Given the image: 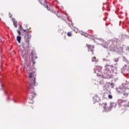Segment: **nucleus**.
Here are the masks:
<instances>
[{
    "label": "nucleus",
    "instance_id": "24",
    "mask_svg": "<svg viewBox=\"0 0 129 129\" xmlns=\"http://www.w3.org/2000/svg\"><path fill=\"white\" fill-rule=\"evenodd\" d=\"M19 28L20 29H22V26L20 25Z\"/></svg>",
    "mask_w": 129,
    "mask_h": 129
},
{
    "label": "nucleus",
    "instance_id": "9",
    "mask_svg": "<svg viewBox=\"0 0 129 129\" xmlns=\"http://www.w3.org/2000/svg\"><path fill=\"white\" fill-rule=\"evenodd\" d=\"M21 40H22V37H21V36H17V42H18V43H19V44L21 43Z\"/></svg>",
    "mask_w": 129,
    "mask_h": 129
},
{
    "label": "nucleus",
    "instance_id": "3",
    "mask_svg": "<svg viewBox=\"0 0 129 129\" xmlns=\"http://www.w3.org/2000/svg\"><path fill=\"white\" fill-rule=\"evenodd\" d=\"M118 102L121 106H124V107H128L129 102L127 101H124L122 99H119Z\"/></svg>",
    "mask_w": 129,
    "mask_h": 129
},
{
    "label": "nucleus",
    "instance_id": "4",
    "mask_svg": "<svg viewBox=\"0 0 129 129\" xmlns=\"http://www.w3.org/2000/svg\"><path fill=\"white\" fill-rule=\"evenodd\" d=\"M102 106L104 109V111H105V112H108V111H110L111 110V108L108 107L106 102L103 103Z\"/></svg>",
    "mask_w": 129,
    "mask_h": 129
},
{
    "label": "nucleus",
    "instance_id": "12",
    "mask_svg": "<svg viewBox=\"0 0 129 129\" xmlns=\"http://www.w3.org/2000/svg\"><path fill=\"white\" fill-rule=\"evenodd\" d=\"M113 106H114V107H115V106H116V104H115L114 103H112L111 104L110 107H113Z\"/></svg>",
    "mask_w": 129,
    "mask_h": 129
},
{
    "label": "nucleus",
    "instance_id": "6",
    "mask_svg": "<svg viewBox=\"0 0 129 129\" xmlns=\"http://www.w3.org/2000/svg\"><path fill=\"white\" fill-rule=\"evenodd\" d=\"M88 47V50L89 52H92V54L93 55V49H94V46L91 45L87 44Z\"/></svg>",
    "mask_w": 129,
    "mask_h": 129
},
{
    "label": "nucleus",
    "instance_id": "22",
    "mask_svg": "<svg viewBox=\"0 0 129 129\" xmlns=\"http://www.w3.org/2000/svg\"><path fill=\"white\" fill-rule=\"evenodd\" d=\"M9 17H10V18H12V14H9Z\"/></svg>",
    "mask_w": 129,
    "mask_h": 129
},
{
    "label": "nucleus",
    "instance_id": "8",
    "mask_svg": "<svg viewBox=\"0 0 129 129\" xmlns=\"http://www.w3.org/2000/svg\"><path fill=\"white\" fill-rule=\"evenodd\" d=\"M123 87L125 88V89H129V82H126L123 84Z\"/></svg>",
    "mask_w": 129,
    "mask_h": 129
},
{
    "label": "nucleus",
    "instance_id": "27",
    "mask_svg": "<svg viewBox=\"0 0 129 129\" xmlns=\"http://www.w3.org/2000/svg\"><path fill=\"white\" fill-rule=\"evenodd\" d=\"M35 61H33V64H35Z\"/></svg>",
    "mask_w": 129,
    "mask_h": 129
},
{
    "label": "nucleus",
    "instance_id": "19",
    "mask_svg": "<svg viewBox=\"0 0 129 129\" xmlns=\"http://www.w3.org/2000/svg\"><path fill=\"white\" fill-rule=\"evenodd\" d=\"M46 8L47 11H50V8H48L47 5H46Z\"/></svg>",
    "mask_w": 129,
    "mask_h": 129
},
{
    "label": "nucleus",
    "instance_id": "13",
    "mask_svg": "<svg viewBox=\"0 0 129 129\" xmlns=\"http://www.w3.org/2000/svg\"><path fill=\"white\" fill-rule=\"evenodd\" d=\"M109 68H111V67L109 66H106V70L109 71Z\"/></svg>",
    "mask_w": 129,
    "mask_h": 129
},
{
    "label": "nucleus",
    "instance_id": "10",
    "mask_svg": "<svg viewBox=\"0 0 129 129\" xmlns=\"http://www.w3.org/2000/svg\"><path fill=\"white\" fill-rule=\"evenodd\" d=\"M31 55H32L31 58H32V60H34V59L37 58V56L36 55V54H34V53L32 52Z\"/></svg>",
    "mask_w": 129,
    "mask_h": 129
},
{
    "label": "nucleus",
    "instance_id": "18",
    "mask_svg": "<svg viewBox=\"0 0 129 129\" xmlns=\"http://www.w3.org/2000/svg\"><path fill=\"white\" fill-rule=\"evenodd\" d=\"M111 47H112V50H114L115 49V45H111Z\"/></svg>",
    "mask_w": 129,
    "mask_h": 129
},
{
    "label": "nucleus",
    "instance_id": "28",
    "mask_svg": "<svg viewBox=\"0 0 129 129\" xmlns=\"http://www.w3.org/2000/svg\"><path fill=\"white\" fill-rule=\"evenodd\" d=\"M128 50H129V48H128Z\"/></svg>",
    "mask_w": 129,
    "mask_h": 129
},
{
    "label": "nucleus",
    "instance_id": "25",
    "mask_svg": "<svg viewBox=\"0 0 129 129\" xmlns=\"http://www.w3.org/2000/svg\"><path fill=\"white\" fill-rule=\"evenodd\" d=\"M44 3H45V4H47V3L46 2V1H44Z\"/></svg>",
    "mask_w": 129,
    "mask_h": 129
},
{
    "label": "nucleus",
    "instance_id": "11",
    "mask_svg": "<svg viewBox=\"0 0 129 129\" xmlns=\"http://www.w3.org/2000/svg\"><path fill=\"white\" fill-rule=\"evenodd\" d=\"M98 97V95H96V96L94 97L93 98V99L94 100V101H97V98Z\"/></svg>",
    "mask_w": 129,
    "mask_h": 129
},
{
    "label": "nucleus",
    "instance_id": "14",
    "mask_svg": "<svg viewBox=\"0 0 129 129\" xmlns=\"http://www.w3.org/2000/svg\"><path fill=\"white\" fill-rule=\"evenodd\" d=\"M14 26L15 27V28H17L18 27V25L17 24V21L13 22Z\"/></svg>",
    "mask_w": 129,
    "mask_h": 129
},
{
    "label": "nucleus",
    "instance_id": "26",
    "mask_svg": "<svg viewBox=\"0 0 129 129\" xmlns=\"http://www.w3.org/2000/svg\"><path fill=\"white\" fill-rule=\"evenodd\" d=\"M88 37H90V35L88 34Z\"/></svg>",
    "mask_w": 129,
    "mask_h": 129
},
{
    "label": "nucleus",
    "instance_id": "15",
    "mask_svg": "<svg viewBox=\"0 0 129 129\" xmlns=\"http://www.w3.org/2000/svg\"><path fill=\"white\" fill-rule=\"evenodd\" d=\"M92 62H96V57H94L92 60Z\"/></svg>",
    "mask_w": 129,
    "mask_h": 129
},
{
    "label": "nucleus",
    "instance_id": "20",
    "mask_svg": "<svg viewBox=\"0 0 129 129\" xmlns=\"http://www.w3.org/2000/svg\"><path fill=\"white\" fill-rule=\"evenodd\" d=\"M17 33H18L19 35H21V32L19 30H17Z\"/></svg>",
    "mask_w": 129,
    "mask_h": 129
},
{
    "label": "nucleus",
    "instance_id": "1",
    "mask_svg": "<svg viewBox=\"0 0 129 129\" xmlns=\"http://www.w3.org/2000/svg\"><path fill=\"white\" fill-rule=\"evenodd\" d=\"M34 72L31 73L29 76L28 84H29V87H28V90L30 93L29 97L30 100H33L34 98L37 96V93L35 92V87L38 85V84L36 83V77L34 76Z\"/></svg>",
    "mask_w": 129,
    "mask_h": 129
},
{
    "label": "nucleus",
    "instance_id": "5",
    "mask_svg": "<svg viewBox=\"0 0 129 129\" xmlns=\"http://www.w3.org/2000/svg\"><path fill=\"white\" fill-rule=\"evenodd\" d=\"M102 70V67L100 66H97L96 67V70L95 71V73H96L98 75L99 73H101V70Z\"/></svg>",
    "mask_w": 129,
    "mask_h": 129
},
{
    "label": "nucleus",
    "instance_id": "7",
    "mask_svg": "<svg viewBox=\"0 0 129 129\" xmlns=\"http://www.w3.org/2000/svg\"><path fill=\"white\" fill-rule=\"evenodd\" d=\"M121 93L123 94V95L125 97H127V96H128V94H129V92L128 91L123 89L121 91Z\"/></svg>",
    "mask_w": 129,
    "mask_h": 129
},
{
    "label": "nucleus",
    "instance_id": "23",
    "mask_svg": "<svg viewBox=\"0 0 129 129\" xmlns=\"http://www.w3.org/2000/svg\"><path fill=\"white\" fill-rule=\"evenodd\" d=\"M40 3L41 4V5H43L44 4H43V3H42L41 1H40Z\"/></svg>",
    "mask_w": 129,
    "mask_h": 129
},
{
    "label": "nucleus",
    "instance_id": "2",
    "mask_svg": "<svg viewBox=\"0 0 129 129\" xmlns=\"http://www.w3.org/2000/svg\"><path fill=\"white\" fill-rule=\"evenodd\" d=\"M31 38H32V36L31 35V34H30V32H28L24 37L25 42L22 43V46L24 49H28L30 48V40L31 39Z\"/></svg>",
    "mask_w": 129,
    "mask_h": 129
},
{
    "label": "nucleus",
    "instance_id": "17",
    "mask_svg": "<svg viewBox=\"0 0 129 129\" xmlns=\"http://www.w3.org/2000/svg\"><path fill=\"white\" fill-rule=\"evenodd\" d=\"M108 99H112V96L111 95H108Z\"/></svg>",
    "mask_w": 129,
    "mask_h": 129
},
{
    "label": "nucleus",
    "instance_id": "16",
    "mask_svg": "<svg viewBox=\"0 0 129 129\" xmlns=\"http://www.w3.org/2000/svg\"><path fill=\"white\" fill-rule=\"evenodd\" d=\"M67 36H68V37H71V36H72V34L71 33V32H68L67 34Z\"/></svg>",
    "mask_w": 129,
    "mask_h": 129
},
{
    "label": "nucleus",
    "instance_id": "21",
    "mask_svg": "<svg viewBox=\"0 0 129 129\" xmlns=\"http://www.w3.org/2000/svg\"><path fill=\"white\" fill-rule=\"evenodd\" d=\"M24 32H28V31H29V30H25V29H23Z\"/></svg>",
    "mask_w": 129,
    "mask_h": 129
}]
</instances>
